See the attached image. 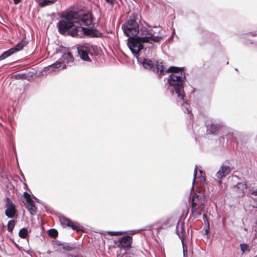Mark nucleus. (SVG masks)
Returning a JSON list of instances; mask_svg holds the SVG:
<instances>
[{
  "label": "nucleus",
  "mask_w": 257,
  "mask_h": 257,
  "mask_svg": "<svg viewBox=\"0 0 257 257\" xmlns=\"http://www.w3.org/2000/svg\"><path fill=\"white\" fill-rule=\"evenodd\" d=\"M183 68L175 66L170 67L166 71L167 73H172L167 78V82L173 86L177 97L182 101L181 105H188L184 100L185 94L184 91L183 83L185 82L186 76L183 72Z\"/></svg>",
  "instance_id": "nucleus-1"
},
{
  "label": "nucleus",
  "mask_w": 257,
  "mask_h": 257,
  "mask_svg": "<svg viewBox=\"0 0 257 257\" xmlns=\"http://www.w3.org/2000/svg\"><path fill=\"white\" fill-rule=\"evenodd\" d=\"M62 18L63 19L57 23L59 32L62 35L67 33V35L71 36L69 35L71 31L69 30L73 28L75 23H78V13L72 11L66 12L62 14Z\"/></svg>",
  "instance_id": "nucleus-2"
},
{
  "label": "nucleus",
  "mask_w": 257,
  "mask_h": 257,
  "mask_svg": "<svg viewBox=\"0 0 257 257\" xmlns=\"http://www.w3.org/2000/svg\"><path fill=\"white\" fill-rule=\"evenodd\" d=\"M158 27L154 29H148L144 27L141 29V41L144 43L152 44L153 42H158L162 39V36L159 35L160 30Z\"/></svg>",
  "instance_id": "nucleus-3"
},
{
  "label": "nucleus",
  "mask_w": 257,
  "mask_h": 257,
  "mask_svg": "<svg viewBox=\"0 0 257 257\" xmlns=\"http://www.w3.org/2000/svg\"><path fill=\"white\" fill-rule=\"evenodd\" d=\"M137 18V14H133L130 19L122 25L124 33L129 38L136 36L139 32V26L136 21Z\"/></svg>",
  "instance_id": "nucleus-4"
},
{
  "label": "nucleus",
  "mask_w": 257,
  "mask_h": 257,
  "mask_svg": "<svg viewBox=\"0 0 257 257\" xmlns=\"http://www.w3.org/2000/svg\"><path fill=\"white\" fill-rule=\"evenodd\" d=\"M72 37L81 38L83 35L90 37H99L101 34L96 29H92L82 27H75L69 33Z\"/></svg>",
  "instance_id": "nucleus-5"
},
{
  "label": "nucleus",
  "mask_w": 257,
  "mask_h": 257,
  "mask_svg": "<svg viewBox=\"0 0 257 257\" xmlns=\"http://www.w3.org/2000/svg\"><path fill=\"white\" fill-rule=\"evenodd\" d=\"M142 41H141L140 37H134L128 39V46L133 53L138 54L143 48Z\"/></svg>",
  "instance_id": "nucleus-6"
},
{
  "label": "nucleus",
  "mask_w": 257,
  "mask_h": 257,
  "mask_svg": "<svg viewBox=\"0 0 257 257\" xmlns=\"http://www.w3.org/2000/svg\"><path fill=\"white\" fill-rule=\"evenodd\" d=\"M231 170V167L227 164H223L220 167L215 174V180H216L219 184H221L222 179L229 175Z\"/></svg>",
  "instance_id": "nucleus-7"
},
{
  "label": "nucleus",
  "mask_w": 257,
  "mask_h": 257,
  "mask_svg": "<svg viewBox=\"0 0 257 257\" xmlns=\"http://www.w3.org/2000/svg\"><path fill=\"white\" fill-rule=\"evenodd\" d=\"M5 206L7 208L5 210L6 215L10 218L17 216V210L15 204L9 197L5 199Z\"/></svg>",
  "instance_id": "nucleus-8"
},
{
  "label": "nucleus",
  "mask_w": 257,
  "mask_h": 257,
  "mask_svg": "<svg viewBox=\"0 0 257 257\" xmlns=\"http://www.w3.org/2000/svg\"><path fill=\"white\" fill-rule=\"evenodd\" d=\"M59 220L61 224L64 227H71L73 230H76L77 232L83 231V227H81L79 224L73 222L69 218L64 216H60Z\"/></svg>",
  "instance_id": "nucleus-9"
},
{
  "label": "nucleus",
  "mask_w": 257,
  "mask_h": 257,
  "mask_svg": "<svg viewBox=\"0 0 257 257\" xmlns=\"http://www.w3.org/2000/svg\"><path fill=\"white\" fill-rule=\"evenodd\" d=\"M133 242V238L130 235H125L118 238L116 244L118 247L129 248L131 247Z\"/></svg>",
  "instance_id": "nucleus-10"
},
{
  "label": "nucleus",
  "mask_w": 257,
  "mask_h": 257,
  "mask_svg": "<svg viewBox=\"0 0 257 257\" xmlns=\"http://www.w3.org/2000/svg\"><path fill=\"white\" fill-rule=\"evenodd\" d=\"M90 51V48L85 46H81L78 48V52L80 58L85 61L91 62V61L88 56Z\"/></svg>",
  "instance_id": "nucleus-11"
},
{
  "label": "nucleus",
  "mask_w": 257,
  "mask_h": 257,
  "mask_svg": "<svg viewBox=\"0 0 257 257\" xmlns=\"http://www.w3.org/2000/svg\"><path fill=\"white\" fill-rule=\"evenodd\" d=\"M176 231L183 244L186 234L185 223L184 222L178 223L176 226Z\"/></svg>",
  "instance_id": "nucleus-12"
},
{
  "label": "nucleus",
  "mask_w": 257,
  "mask_h": 257,
  "mask_svg": "<svg viewBox=\"0 0 257 257\" xmlns=\"http://www.w3.org/2000/svg\"><path fill=\"white\" fill-rule=\"evenodd\" d=\"M60 61L63 63V68H66V65H68L70 63H72L74 58L72 54L70 52L64 53L60 58Z\"/></svg>",
  "instance_id": "nucleus-13"
},
{
  "label": "nucleus",
  "mask_w": 257,
  "mask_h": 257,
  "mask_svg": "<svg viewBox=\"0 0 257 257\" xmlns=\"http://www.w3.org/2000/svg\"><path fill=\"white\" fill-rule=\"evenodd\" d=\"M204 198L203 196H200L198 194L195 193L192 198L191 206L204 207V202H202Z\"/></svg>",
  "instance_id": "nucleus-14"
},
{
  "label": "nucleus",
  "mask_w": 257,
  "mask_h": 257,
  "mask_svg": "<svg viewBox=\"0 0 257 257\" xmlns=\"http://www.w3.org/2000/svg\"><path fill=\"white\" fill-rule=\"evenodd\" d=\"M80 19L79 18L78 21ZM80 20L82 22L81 25H83L86 26H90L93 22V18L91 14H84L80 18Z\"/></svg>",
  "instance_id": "nucleus-15"
},
{
  "label": "nucleus",
  "mask_w": 257,
  "mask_h": 257,
  "mask_svg": "<svg viewBox=\"0 0 257 257\" xmlns=\"http://www.w3.org/2000/svg\"><path fill=\"white\" fill-rule=\"evenodd\" d=\"M46 71H49V72H53L56 71L58 69H63V63H61L60 60L56 61L54 64L45 67Z\"/></svg>",
  "instance_id": "nucleus-16"
},
{
  "label": "nucleus",
  "mask_w": 257,
  "mask_h": 257,
  "mask_svg": "<svg viewBox=\"0 0 257 257\" xmlns=\"http://www.w3.org/2000/svg\"><path fill=\"white\" fill-rule=\"evenodd\" d=\"M221 126L219 124L217 123H211L208 124L206 125L207 132L209 134H214L216 135Z\"/></svg>",
  "instance_id": "nucleus-17"
},
{
  "label": "nucleus",
  "mask_w": 257,
  "mask_h": 257,
  "mask_svg": "<svg viewBox=\"0 0 257 257\" xmlns=\"http://www.w3.org/2000/svg\"><path fill=\"white\" fill-rule=\"evenodd\" d=\"M203 208L202 206H191V215L194 218L199 217L201 215Z\"/></svg>",
  "instance_id": "nucleus-18"
},
{
  "label": "nucleus",
  "mask_w": 257,
  "mask_h": 257,
  "mask_svg": "<svg viewBox=\"0 0 257 257\" xmlns=\"http://www.w3.org/2000/svg\"><path fill=\"white\" fill-rule=\"evenodd\" d=\"M28 42L26 41V38H23L19 43H18L16 46L12 48L15 53L21 51L23 48L28 44Z\"/></svg>",
  "instance_id": "nucleus-19"
},
{
  "label": "nucleus",
  "mask_w": 257,
  "mask_h": 257,
  "mask_svg": "<svg viewBox=\"0 0 257 257\" xmlns=\"http://www.w3.org/2000/svg\"><path fill=\"white\" fill-rule=\"evenodd\" d=\"M159 74L160 77L165 74L166 71H164V67L163 63L161 62L156 61L155 70Z\"/></svg>",
  "instance_id": "nucleus-20"
},
{
  "label": "nucleus",
  "mask_w": 257,
  "mask_h": 257,
  "mask_svg": "<svg viewBox=\"0 0 257 257\" xmlns=\"http://www.w3.org/2000/svg\"><path fill=\"white\" fill-rule=\"evenodd\" d=\"M143 65L145 69L152 70L153 71H155L154 64L152 61L149 59H145L143 62Z\"/></svg>",
  "instance_id": "nucleus-21"
},
{
  "label": "nucleus",
  "mask_w": 257,
  "mask_h": 257,
  "mask_svg": "<svg viewBox=\"0 0 257 257\" xmlns=\"http://www.w3.org/2000/svg\"><path fill=\"white\" fill-rule=\"evenodd\" d=\"M15 53V52L14 51V50L12 48L10 49L8 51H5L4 52L1 56H0V61H2L6 58L10 56L11 55H13Z\"/></svg>",
  "instance_id": "nucleus-22"
},
{
  "label": "nucleus",
  "mask_w": 257,
  "mask_h": 257,
  "mask_svg": "<svg viewBox=\"0 0 257 257\" xmlns=\"http://www.w3.org/2000/svg\"><path fill=\"white\" fill-rule=\"evenodd\" d=\"M203 216L204 221L205 224V226H204L203 229V230H204V234L208 235L209 231V223L206 215L205 214H204Z\"/></svg>",
  "instance_id": "nucleus-23"
},
{
  "label": "nucleus",
  "mask_w": 257,
  "mask_h": 257,
  "mask_svg": "<svg viewBox=\"0 0 257 257\" xmlns=\"http://www.w3.org/2000/svg\"><path fill=\"white\" fill-rule=\"evenodd\" d=\"M27 209L29 210L30 213L33 215L36 213L37 207L35 206L34 201L33 202V204L29 203L26 205Z\"/></svg>",
  "instance_id": "nucleus-24"
},
{
  "label": "nucleus",
  "mask_w": 257,
  "mask_h": 257,
  "mask_svg": "<svg viewBox=\"0 0 257 257\" xmlns=\"http://www.w3.org/2000/svg\"><path fill=\"white\" fill-rule=\"evenodd\" d=\"M57 0H43L40 3V6L44 7L54 4Z\"/></svg>",
  "instance_id": "nucleus-25"
},
{
  "label": "nucleus",
  "mask_w": 257,
  "mask_h": 257,
  "mask_svg": "<svg viewBox=\"0 0 257 257\" xmlns=\"http://www.w3.org/2000/svg\"><path fill=\"white\" fill-rule=\"evenodd\" d=\"M16 221L12 219L9 221L8 223V230L9 232H12L15 226Z\"/></svg>",
  "instance_id": "nucleus-26"
},
{
  "label": "nucleus",
  "mask_w": 257,
  "mask_h": 257,
  "mask_svg": "<svg viewBox=\"0 0 257 257\" xmlns=\"http://www.w3.org/2000/svg\"><path fill=\"white\" fill-rule=\"evenodd\" d=\"M20 237L22 238H25L28 235V230L26 228H23L20 230L19 232Z\"/></svg>",
  "instance_id": "nucleus-27"
},
{
  "label": "nucleus",
  "mask_w": 257,
  "mask_h": 257,
  "mask_svg": "<svg viewBox=\"0 0 257 257\" xmlns=\"http://www.w3.org/2000/svg\"><path fill=\"white\" fill-rule=\"evenodd\" d=\"M48 234L51 237L56 238L58 236V232L56 229L52 228L49 230Z\"/></svg>",
  "instance_id": "nucleus-28"
},
{
  "label": "nucleus",
  "mask_w": 257,
  "mask_h": 257,
  "mask_svg": "<svg viewBox=\"0 0 257 257\" xmlns=\"http://www.w3.org/2000/svg\"><path fill=\"white\" fill-rule=\"evenodd\" d=\"M62 248L63 249L66 251H72L75 249V247L73 246L72 245H64Z\"/></svg>",
  "instance_id": "nucleus-29"
},
{
  "label": "nucleus",
  "mask_w": 257,
  "mask_h": 257,
  "mask_svg": "<svg viewBox=\"0 0 257 257\" xmlns=\"http://www.w3.org/2000/svg\"><path fill=\"white\" fill-rule=\"evenodd\" d=\"M199 173L200 174V176L198 177V178L200 180V181L201 182H204L205 180V173L203 172L202 171L200 170Z\"/></svg>",
  "instance_id": "nucleus-30"
},
{
  "label": "nucleus",
  "mask_w": 257,
  "mask_h": 257,
  "mask_svg": "<svg viewBox=\"0 0 257 257\" xmlns=\"http://www.w3.org/2000/svg\"><path fill=\"white\" fill-rule=\"evenodd\" d=\"M123 233H124V232H123L122 231H110V232H108L109 234L111 235H115V236L120 235Z\"/></svg>",
  "instance_id": "nucleus-31"
},
{
  "label": "nucleus",
  "mask_w": 257,
  "mask_h": 257,
  "mask_svg": "<svg viewBox=\"0 0 257 257\" xmlns=\"http://www.w3.org/2000/svg\"><path fill=\"white\" fill-rule=\"evenodd\" d=\"M249 248L247 244H242V253L249 251Z\"/></svg>",
  "instance_id": "nucleus-32"
},
{
  "label": "nucleus",
  "mask_w": 257,
  "mask_h": 257,
  "mask_svg": "<svg viewBox=\"0 0 257 257\" xmlns=\"http://www.w3.org/2000/svg\"><path fill=\"white\" fill-rule=\"evenodd\" d=\"M15 78L17 79H23L26 78V74H18L15 75Z\"/></svg>",
  "instance_id": "nucleus-33"
},
{
  "label": "nucleus",
  "mask_w": 257,
  "mask_h": 257,
  "mask_svg": "<svg viewBox=\"0 0 257 257\" xmlns=\"http://www.w3.org/2000/svg\"><path fill=\"white\" fill-rule=\"evenodd\" d=\"M197 169H198V168H197V166H196L195 169H194L193 183L195 182V180L197 179Z\"/></svg>",
  "instance_id": "nucleus-34"
},
{
  "label": "nucleus",
  "mask_w": 257,
  "mask_h": 257,
  "mask_svg": "<svg viewBox=\"0 0 257 257\" xmlns=\"http://www.w3.org/2000/svg\"><path fill=\"white\" fill-rule=\"evenodd\" d=\"M67 257H86L81 254H69L67 255Z\"/></svg>",
  "instance_id": "nucleus-35"
},
{
  "label": "nucleus",
  "mask_w": 257,
  "mask_h": 257,
  "mask_svg": "<svg viewBox=\"0 0 257 257\" xmlns=\"http://www.w3.org/2000/svg\"><path fill=\"white\" fill-rule=\"evenodd\" d=\"M24 197L26 199V200L29 199L31 198L30 195L27 193V192H25L23 194Z\"/></svg>",
  "instance_id": "nucleus-36"
},
{
  "label": "nucleus",
  "mask_w": 257,
  "mask_h": 257,
  "mask_svg": "<svg viewBox=\"0 0 257 257\" xmlns=\"http://www.w3.org/2000/svg\"><path fill=\"white\" fill-rule=\"evenodd\" d=\"M33 202H34V201L31 198H30L29 199L26 200V202L25 203L24 202V203H25V205H27V204H28L29 203H31V204L32 203L33 204Z\"/></svg>",
  "instance_id": "nucleus-37"
},
{
  "label": "nucleus",
  "mask_w": 257,
  "mask_h": 257,
  "mask_svg": "<svg viewBox=\"0 0 257 257\" xmlns=\"http://www.w3.org/2000/svg\"><path fill=\"white\" fill-rule=\"evenodd\" d=\"M249 192L252 194L257 195V189L253 190L252 189H250Z\"/></svg>",
  "instance_id": "nucleus-38"
},
{
  "label": "nucleus",
  "mask_w": 257,
  "mask_h": 257,
  "mask_svg": "<svg viewBox=\"0 0 257 257\" xmlns=\"http://www.w3.org/2000/svg\"><path fill=\"white\" fill-rule=\"evenodd\" d=\"M107 3H109L111 5H112L114 3V1L115 0H105Z\"/></svg>",
  "instance_id": "nucleus-39"
},
{
  "label": "nucleus",
  "mask_w": 257,
  "mask_h": 257,
  "mask_svg": "<svg viewBox=\"0 0 257 257\" xmlns=\"http://www.w3.org/2000/svg\"><path fill=\"white\" fill-rule=\"evenodd\" d=\"M13 1L15 4H18L21 1V0H13Z\"/></svg>",
  "instance_id": "nucleus-40"
},
{
  "label": "nucleus",
  "mask_w": 257,
  "mask_h": 257,
  "mask_svg": "<svg viewBox=\"0 0 257 257\" xmlns=\"http://www.w3.org/2000/svg\"><path fill=\"white\" fill-rule=\"evenodd\" d=\"M238 185H239V183H238L234 187H236L237 189H239V187L238 186Z\"/></svg>",
  "instance_id": "nucleus-41"
},
{
  "label": "nucleus",
  "mask_w": 257,
  "mask_h": 257,
  "mask_svg": "<svg viewBox=\"0 0 257 257\" xmlns=\"http://www.w3.org/2000/svg\"><path fill=\"white\" fill-rule=\"evenodd\" d=\"M244 185L245 186V188H247L248 187L247 183L246 182L244 184Z\"/></svg>",
  "instance_id": "nucleus-42"
},
{
  "label": "nucleus",
  "mask_w": 257,
  "mask_h": 257,
  "mask_svg": "<svg viewBox=\"0 0 257 257\" xmlns=\"http://www.w3.org/2000/svg\"><path fill=\"white\" fill-rule=\"evenodd\" d=\"M256 226H257V222H256ZM255 232H255V235L256 236H257V229H256V230H255Z\"/></svg>",
  "instance_id": "nucleus-43"
}]
</instances>
